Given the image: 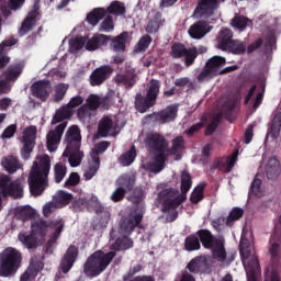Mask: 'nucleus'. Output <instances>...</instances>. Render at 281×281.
Wrapping results in <instances>:
<instances>
[{
	"mask_svg": "<svg viewBox=\"0 0 281 281\" xmlns=\"http://www.w3.org/2000/svg\"><path fill=\"white\" fill-rule=\"evenodd\" d=\"M36 126L31 125L26 127L23 131V136H22V143L23 147L21 149V155L22 158L27 161L30 159V155H32V151L34 150V147L36 146Z\"/></svg>",
	"mask_w": 281,
	"mask_h": 281,
	"instance_id": "f8f14e48",
	"label": "nucleus"
},
{
	"mask_svg": "<svg viewBox=\"0 0 281 281\" xmlns=\"http://www.w3.org/2000/svg\"><path fill=\"white\" fill-rule=\"evenodd\" d=\"M54 173L55 183H60L67 175V167L63 162H57L54 168Z\"/></svg>",
	"mask_w": 281,
	"mask_h": 281,
	"instance_id": "680f3d73",
	"label": "nucleus"
},
{
	"mask_svg": "<svg viewBox=\"0 0 281 281\" xmlns=\"http://www.w3.org/2000/svg\"><path fill=\"white\" fill-rule=\"evenodd\" d=\"M110 37L104 34H94L90 40L86 42V49L88 52H95V49L106 45Z\"/></svg>",
	"mask_w": 281,
	"mask_h": 281,
	"instance_id": "cd10ccee",
	"label": "nucleus"
},
{
	"mask_svg": "<svg viewBox=\"0 0 281 281\" xmlns=\"http://www.w3.org/2000/svg\"><path fill=\"white\" fill-rule=\"evenodd\" d=\"M0 212L3 210L2 196H12L13 199H22L23 196V184L20 179L12 181L10 176L0 175Z\"/></svg>",
	"mask_w": 281,
	"mask_h": 281,
	"instance_id": "6e6552de",
	"label": "nucleus"
},
{
	"mask_svg": "<svg viewBox=\"0 0 281 281\" xmlns=\"http://www.w3.org/2000/svg\"><path fill=\"white\" fill-rule=\"evenodd\" d=\"M91 159L88 169L83 173L86 181H91L98 175V170H100V157L91 156Z\"/></svg>",
	"mask_w": 281,
	"mask_h": 281,
	"instance_id": "a19ab883",
	"label": "nucleus"
},
{
	"mask_svg": "<svg viewBox=\"0 0 281 281\" xmlns=\"http://www.w3.org/2000/svg\"><path fill=\"white\" fill-rule=\"evenodd\" d=\"M175 281H196V278H194L192 272H189L184 269L179 274H177Z\"/></svg>",
	"mask_w": 281,
	"mask_h": 281,
	"instance_id": "774afa93",
	"label": "nucleus"
},
{
	"mask_svg": "<svg viewBox=\"0 0 281 281\" xmlns=\"http://www.w3.org/2000/svg\"><path fill=\"white\" fill-rule=\"evenodd\" d=\"M144 209H136L127 217L121 220L120 234H123V237L116 238L115 243L112 244L111 249H114V251H126V249L133 247V239L128 238V236L135 232V227L142 225V221H144Z\"/></svg>",
	"mask_w": 281,
	"mask_h": 281,
	"instance_id": "20e7f679",
	"label": "nucleus"
},
{
	"mask_svg": "<svg viewBox=\"0 0 281 281\" xmlns=\"http://www.w3.org/2000/svg\"><path fill=\"white\" fill-rule=\"evenodd\" d=\"M100 104H102V102L100 101V98L98 97V94H91L87 99L86 105L90 111H98V109H100Z\"/></svg>",
	"mask_w": 281,
	"mask_h": 281,
	"instance_id": "0e129e2a",
	"label": "nucleus"
},
{
	"mask_svg": "<svg viewBox=\"0 0 281 281\" xmlns=\"http://www.w3.org/2000/svg\"><path fill=\"white\" fill-rule=\"evenodd\" d=\"M226 59L225 57L214 56L209 59L205 66L216 76H221V67L225 65Z\"/></svg>",
	"mask_w": 281,
	"mask_h": 281,
	"instance_id": "4c0bfd02",
	"label": "nucleus"
},
{
	"mask_svg": "<svg viewBox=\"0 0 281 281\" xmlns=\"http://www.w3.org/2000/svg\"><path fill=\"white\" fill-rule=\"evenodd\" d=\"M135 157H137V150L135 149V146L133 145L130 150H127L125 154H123L120 157V164L122 166H131L133 161H135Z\"/></svg>",
	"mask_w": 281,
	"mask_h": 281,
	"instance_id": "5fc2aeb1",
	"label": "nucleus"
},
{
	"mask_svg": "<svg viewBox=\"0 0 281 281\" xmlns=\"http://www.w3.org/2000/svg\"><path fill=\"white\" fill-rule=\"evenodd\" d=\"M232 27L235 30H239L240 32H245L247 27L254 25V21L244 15H235L231 22Z\"/></svg>",
	"mask_w": 281,
	"mask_h": 281,
	"instance_id": "58836bf2",
	"label": "nucleus"
},
{
	"mask_svg": "<svg viewBox=\"0 0 281 281\" xmlns=\"http://www.w3.org/2000/svg\"><path fill=\"white\" fill-rule=\"evenodd\" d=\"M64 144H66V148L71 150V148H80L82 144V135L80 134V127L78 125H71L64 138Z\"/></svg>",
	"mask_w": 281,
	"mask_h": 281,
	"instance_id": "6ab92c4d",
	"label": "nucleus"
},
{
	"mask_svg": "<svg viewBox=\"0 0 281 281\" xmlns=\"http://www.w3.org/2000/svg\"><path fill=\"white\" fill-rule=\"evenodd\" d=\"M2 166L5 170H8L11 175L16 172L21 165L19 164V159L14 156H8L2 160Z\"/></svg>",
	"mask_w": 281,
	"mask_h": 281,
	"instance_id": "8fccbe9b",
	"label": "nucleus"
},
{
	"mask_svg": "<svg viewBox=\"0 0 281 281\" xmlns=\"http://www.w3.org/2000/svg\"><path fill=\"white\" fill-rule=\"evenodd\" d=\"M166 161H168V156H154V161L147 162L146 165H144V168H146L148 172H154L155 175H157L166 168Z\"/></svg>",
	"mask_w": 281,
	"mask_h": 281,
	"instance_id": "7c9ffc66",
	"label": "nucleus"
},
{
	"mask_svg": "<svg viewBox=\"0 0 281 281\" xmlns=\"http://www.w3.org/2000/svg\"><path fill=\"white\" fill-rule=\"evenodd\" d=\"M74 201V195L71 193H67L65 191H59L55 198V202L61 207L69 205Z\"/></svg>",
	"mask_w": 281,
	"mask_h": 281,
	"instance_id": "4d7b16f0",
	"label": "nucleus"
},
{
	"mask_svg": "<svg viewBox=\"0 0 281 281\" xmlns=\"http://www.w3.org/2000/svg\"><path fill=\"white\" fill-rule=\"evenodd\" d=\"M233 41L234 32L232 31V29H222L216 37V47L217 49H221V52H225L227 50V48H229V45Z\"/></svg>",
	"mask_w": 281,
	"mask_h": 281,
	"instance_id": "b1692460",
	"label": "nucleus"
},
{
	"mask_svg": "<svg viewBox=\"0 0 281 281\" xmlns=\"http://www.w3.org/2000/svg\"><path fill=\"white\" fill-rule=\"evenodd\" d=\"M192 188V176L188 170L181 172V184L179 189L169 188L164 189L158 193V199L164 207V212H169L170 210H177L181 203L188 201V192Z\"/></svg>",
	"mask_w": 281,
	"mask_h": 281,
	"instance_id": "f03ea898",
	"label": "nucleus"
},
{
	"mask_svg": "<svg viewBox=\"0 0 281 281\" xmlns=\"http://www.w3.org/2000/svg\"><path fill=\"white\" fill-rule=\"evenodd\" d=\"M186 150V139L183 136H177L171 140V147H167L166 155L170 157L172 155H181V151Z\"/></svg>",
	"mask_w": 281,
	"mask_h": 281,
	"instance_id": "f704fd0d",
	"label": "nucleus"
},
{
	"mask_svg": "<svg viewBox=\"0 0 281 281\" xmlns=\"http://www.w3.org/2000/svg\"><path fill=\"white\" fill-rule=\"evenodd\" d=\"M213 29L214 26L210 25L207 21L200 20L189 27L188 34L191 38H194V41H201V38L207 36Z\"/></svg>",
	"mask_w": 281,
	"mask_h": 281,
	"instance_id": "a211bd4d",
	"label": "nucleus"
},
{
	"mask_svg": "<svg viewBox=\"0 0 281 281\" xmlns=\"http://www.w3.org/2000/svg\"><path fill=\"white\" fill-rule=\"evenodd\" d=\"M199 57V48L196 46H192L187 48L184 55L182 58H184V65L186 67H192L194 65V61Z\"/></svg>",
	"mask_w": 281,
	"mask_h": 281,
	"instance_id": "09e8293b",
	"label": "nucleus"
},
{
	"mask_svg": "<svg viewBox=\"0 0 281 281\" xmlns=\"http://www.w3.org/2000/svg\"><path fill=\"white\" fill-rule=\"evenodd\" d=\"M164 18L161 12L155 11L153 18L148 21L145 31L147 34H157L159 29L164 26Z\"/></svg>",
	"mask_w": 281,
	"mask_h": 281,
	"instance_id": "c85d7f7f",
	"label": "nucleus"
},
{
	"mask_svg": "<svg viewBox=\"0 0 281 281\" xmlns=\"http://www.w3.org/2000/svg\"><path fill=\"white\" fill-rule=\"evenodd\" d=\"M177 115H179V105L170 104L158 112L148 114L146 117L149 122H156L157 124H170V122L177 120Z\"/></svg>",
	"mask_w": 281,
	"mask_h": 281,
	"instance_id": "9b49d317",
	"label": "nucleus"
},
{
	"mask_svg": "<svg viewBox=\"0 0 281 281\" xmlns=\"http://www.w3.org/2000/svg\"><path fill=\"white\" fill-rule=\"evenodd\" d=\"M31 93L33 98L41 100V102H47V98H49L52 93V81H49V79L35 81L31 86Z\"/></svg>",
	"mask_w": 281,
	"mask_h": 281,
	"instance_id": "2eb2a0df",
	"label": "nucleus"
},
{
	"mask_svg": "<svg viewBox=\"0 0 281 281\" xmlns=\"http://www.w3.org/2000/svg\"><path fill=\"white\" fill-rule=\"evenodd\" d=\"M64 157H68V161L71 168H78L80 164H82V159L85 158V153L80 150V148H66L64 151Z\"/></svg>",
	"mask_w": 281,
	"mask_h": 281,
	"instance_id": "bb28decb",
	"label": "nucleus"
},
{
	"mask_svg": "<svg viewBox=\"0 0 281 281\" xmlns=\"http://www.w3.org/2000/svg\"><path fill=\"white\" fill-rule=\"evenodd\" d=\"M65 128H67V121L60 123L55 127V130H52L47 133L46 146L49 153H55V150H57L58 144H60V140L63 139V133H65Z\"/></svg>",
	"mask_w": 281,
	"mask_h": 281,
	"instance_id": "dca6fc26",
	"label": "nucleus"
},
{
	"mask_svg": "<svg viewBox=\"0 0 281 281\" xmlns=\"http://www.w3.org/2000/svg\"><path fill=\"white\" fill-rule=\"evenodd\" d=\"M19 40L14 36L8 37L0 44V70L5 69L8 65H10V57L8 56V52H10V47L16 45Z\"/></svg>",
	"mask_w": 281,
	"mask_h": 281,
	"instance_id": "4be33fe9",
	"label": "nucleus"
},
{
	"mask_svg": "<svg viewBox=\"0 0 281 281\" xmlns=\"http://www.w3.org/2000/svg\"><path fill=\"white\" fill-rule=\"evenodd\" d=\"M212 78H216V75L207 66H205V68L198 76V82H207L212 80Z\"/></svg>",
	"mask_w": 281,
	"mask_h": 281,
	"instance_id": "69168bd1",
	"label": "nucleus"
},
{
	"mask_svg": "<svg viewBox=\"0 0 281 281\" xmlns=\"http://www.w3.org/2000/svg\"><path fill=\"white\" fill-rule=\"evenodd\" d=\"M126 41H128V32H123L111 40L110 47L113 52H124L126 49Z\"/></svg>",
	"mask_w": 281,
	"mask_h": 281,
	"instance_id": "c9c22d12",
	"label": "nucleus"
},
{
	"mask_svg": "<svg viewBox=\"0 0 281 281\" xmlns=\"http://www.w3.org/2000/svg\"><path fill=\"white\" fill-rule=\"evenodd\" d=\"M212 258L217 262H225L227 260V251L225 250V240L221 238L217 240L212 248Z\"/></svg>",
	"mask_w": 281,
	"mask_h": 281,
	"instance_id": "c756f323",
	"label": "nucleus"
},
{
	"mask_svg": "<svg viewBox=\"0 0 281 281\" xmlns=\"http://www.w3.org/2000/svg\"><path fill=\"white\" fill-rule=\"evenodd\" d=\"M23 262V254L16 248L8 247L0 254V276L1 278H10L21 269Z\"/></svg>",
	"mask_w": 281,
	"mask_h": 281,
	"instance_id": "423d86ee",
	"label": "nucleus"
},
{
	"mask_svg": "<svg viewBox=\"0 0 281 281\" xmlns=\"http://www.w3.org/2000/svg\"><path fill=\"white\" fill-rule=\"evenodd\" d=\"M281 131V112H277L270 123L269 135L272 139H278L280 137Z\"/></svg>",
	"mask_w": 281,
	"mask_h": 281,
	"instance_id": "37998d69",
	"label": "nucleus"
},
{
	"mask_svg": "<svg viewBox=\"0 0 281 281\" xmlns=\"http://www.w3.org/2000/svg\"><path fill=\"white\" fill-rule=\"evenodd\" d=\"M130 201L134 203V205H139L144 201V189L135 188L133 194L130 198Z\"/></svg>",
	"mask_w": 281,
	"mask_h": 281,
	"instance_id": "338daca9",
	"label": "nucleus"
},
{
	"mask_svg": "<svg viewBox=\"0 0 281 281\" xmlns=\"http://www.w3.org/2000/svg\"><path fill=\"white\" fill-rule=\"evenodd\" d=\"M76 260H78V247L71 245L68 247L59 265L63 273H69V271H71V269L74 268Z\"/></svg>",
	"mask_w": 281,
	"mask_h": 281,
	"instance_id": "412c9836",
	"label": "nucleus"
},
{
	"mask_svg": "<svg viewBox=\"0 0 281 281\" xmlns=\"http://www.w3.org/2000/svg\"><path fill=\"white\" fill-rule=\"evenodd\" d=\"M74 115V111L67 105H63L60 109H58L53 116L52 124H61L65 122V120H71V116Z\"/></svg>",
	"mask_w": 281,
	"mask_h": 281,
	"instance_id": "72a5a7b5",
	"label": "nucleus"
},
{
	"mask_svg": "<svg viewBox=\"0 0 281 281\" xmlns=\"http://www.w3.org/2000/svg\"><path fill=\"white\" fill-rule=\"evenodd\" d=\"M44 258L45 257L43 255H35L31 258L29 268H31L34 273H40V271H43V268L45 267V263L43 262Z\"/></svg>",
	"mask_w": 281,
	"mask_h": 281,
	"instance_id": "603ef678",
	"label": "nucleus"
},
{
	"mask_svg": "<svg viewBox=\"0 0 281 281\" xmlns=\"http://www.w3.org/2000/svg\"><path fill=\"white\" fill-rule=\"evenodd\" d=\"M87 211L88 212H95V214H104V206L98 198L92 196L90 199H87Z\"/></svg>",
	"mask_w": 281,
	"mask_h": 281,
	"instance_id": "3c124183",
	"label": "nucleus"
},
{
	"mask_svg": "<svg viewBox=\"0 0 281 281\" xmlns=\"http://www.w3.org/2000/svg\"><path fill=\"white\" fill-rule=\"evenodd\" d=\"M18 218L20 221H30V218H34V209L31 206H21L18 209Z\"/></svg>",
	"mask_w": 281,
	"mask_h": 281,
	"instance_id": "052dcab7",
	"label": "nucleus"
},
{
	"mask_svg": "<svg viewBox=\"0 0 281 281\" xmlns=\"http://www.w3.org/2000/svg\"><path fill=\"white\" fill-rule=\"evenodd\" d=\"M238 159V151L233 153L228 157H222L215 160L212 165L213 170H221V172L229 173L234 170V166H236V161Z\"/></svg>",
	"mask_w": 281,
	"mask_h": 281,
	"instance_id": "aec40b11",
	"label": "nucleus"
},
{
	"mask_svg": "<svg viewBox=\"0 0 281 281\" xmlns=\"http://www.w3.org/2000/svg\"><path fill=\"white\" fill-rule=\"evenodd\" d=\"M49 170H52V159L48 155L42 156L38 162L33 164L29 176V188L32 196H41L47 190Z\"/></svg>",
	"mask_w": 281,
	"mask_h": 281,
	"instance_id": "7ed1b4c3",
	"label": "nucleus"
},
{
	"mask_svg": "<svg viewBox=\"0 0 281 281\" xmlns=\"http://www.w3.org/2000/svg\"><path fill=\"white\" fill-rule=\"evenodd\" d=\"M236 104H238V97L233 95L228 98L222 105V111L218 113L211 123L206 126L205 135H214L216 133V130L218 128V124H221V117H224L228 121H232V113H234V110L236 109Z\"/></svg>",
	"mask_w": 281,
	"mask_h": 281,
	"instance_id": "1a4fd4ad",
	"label": "nucleus"
},
{
	"mask_svg": "<svg viewBox=\"0 0 281 281\" xmlns=\"http://www.w3.org/2000/svg\"><path fill=\"white\" fill-rule=\"evenodd\" d=\"M245 214V211L240 207H233V210L229 212L227 216V227H232L236 221H240Z\"/></svg>",
	"mask_w": 281,
	"mask_h": 281,
	"instance_id": "864d4df0",
	"label": "nucleus"
},
{
	"mask_svg": "<svg viewBox=\"0 0 281 281\" xmlns=\"http://www.w3.org/2000/svg\"><path fill=\"white\" fill-rule=\"evenodd\" d=\"M225 52L235 54L236 56H243V54L247 52V45H245V42L240 40H233Z\"/></svg>",
	"mask_w": 281,
	"mask_h": 281,
	"instance_id": "a18cd8bd",
	"label": "nucleus"
},
{
	"mask_svg": "<svg viewBox=\"0 0 281 281\" xmlns=\"http://www.w3.org/2000/svg\"><path fill=\"white\" fill-rule=\"evenodd\" d=\"M111 76H113V67L111 65H102L91 72L89 83L91 87H102Z\"/></svg>",
	"mask_w": 281,
	"mask_h": 281,
	"instance_id": "4468645a",
	"label": "nucleus"
},
{
	"mask_svg": "<svg viewBox=\"0 0 281 281\" xmlns=\"http://www.w3.org/2000/svg\"><path fill=\"white\" fill-rule=\"evenodd\" d=\"M150 43H153V37L148 34L143 35L136 45V49L138 52H146L150 47Z\"/></svg>",
	"mask_w": 281,
	"mask_h": 281,
	"instance_id": "e2e57ef3",
	"label": "nucleus"
},
{
	"mask_svg": "<svg viewBox=\"0 0 281 281\" xmlns=\"http://www.w3.org/2000/svg\"><path fill=\"white\" fill-rule=\"evenodd\" d=\"M137 75H135V69L128 68L125 71L119 72L114 77V82L119 85L120 87H125V89H133L135 87V78Z\"/></svg>",
	"mask_w": 281,
	"mask_h": 281,
	"instance_id": "5701e85b",
	"label": "nucleus"
},
{
	"mask_svg": "<svg viewBox=\"0 0 281 281\" xmlns=\"http://www.w3.org/2000/svg\"><path fill=\"white\" fill-rule=\"evenodd\" d=\"M104 16H106V10L102 8H98V9H93L90 13H88L86 20L90 25L95 27V25H98L100 21L104 19Z\"/></svg>",
	"mask_w": 281,
	"mask_h": 281,
	"instance_id": "79ce46f5",
	"label": "nucleus"
},
{
	"mask_svg": "<svg viewBox=\"0 0 281 281\" xmlns=\"http://www.w3.org/2000/svg\"><path fill=\"white\" fill-rule=\"evenodd\" d=\"M161 89V81L151 79L147 86L146 95L137 93L135 97V109L139 113H146L148 109H153L157 104V98H159V91Z\"/></svg>",
	"mask_w": 281,
	"mask_h": 281,
	"instance_id": "0eeeda50",
	"label": "nucleus"
},
{
	"mask_svg": "<svg viewBox=\"0 0 281 281\" xmlns=\"http://www.w3.org/2000/svg\"><path fill=\"white\" fill-rule=\"evenodd\" d=\"M55 229L53 233V238L58 240L60 234H63V229H65V221L60 220H52L49 222H45V220H36L31 225V233H20L19 240L26 247V249H36L38 244L42 240H45V236L47 234V229Z\"/></svg>",
	"mask_w": 281,
	"mask_h": 281,
	"instance_id": "f257e3e1",
	"label": "nucleus"
},
{
	"mask_svg": "<svg viewBox=\"0 0 281 281\" xmlns=\"http://www.w3.org/2000/svg\"><path fill=\"white\" fill-rule=\"evenodd\" d=\"M145 146L150 155L168 157V155H166L168 150V139L157 132H151L146 135Z\"/></svg>",
	"mask_w": 281,
	"mask_h": 281,
	"instance_id": "9d476101",
	"label": "nucleus"
},
{
	"mask_svg": "<svg viewBox=\"0 0 281 281\" xmlns=\"http://www.w3.org/2000/svg\"><path fill=\"white\" fill-rule=\"evenodd\" d=\"M187 49L188 47L186 46V44L181 42H175L171 45L169 55L171 56V58H175L176 60H178L179 58H183Z\"/></svg>",
	"mask_w": 281,
	"mask_h": 281,
	"instance_id": "de8ad7c7",
	"label": "nucleus"
},
{
	"mask_svg": "<svg viewBox=\"0 0 281 281\" xmlns=\"http://www.w3.org/2000/svg\"><path fill=\"white\" fill-rule=\"evenodd\" d=\"M21 74H23V66L21 64H11L2 72V76L10 82H16L21 77Z\"/></svg>",
	"mask_w": 281,
	"mask_h": 281,
	"instance_id": "2f4dec72",
	"label": "nucleus"
},
{
	"mask_svg": "<svg viewBox=\"0 0 281 281\" xmlns=\"http://www.w3.org/2000/svg\"><path fill=\"white\" fill-rule=\"evenodd\" d=\"M109 14H116L117 16H122L126 14V7H124V3L120 1H114L111 3V5L108 7Z\"/></svg>",
	"mask_w": 281,
	"mask_h": 281,
	"instance_id": "13d9d810",
	"label": "nucleus"
},
{
	"mask_svg": "<svg viewBox=\"0 0 281 281\" xmlns=\"http://www.w3.org/2000/svg\"><path fill=\"white\" fill-rule=\"evenodd\" d=\"M196 236L204 249H212L214 244L221 240V238L214 236V234H212L207 228L199 229L196 232Z\"/></svg>",
	"mask_w": 281,
	"mask_h": 281,
	"instance_id": "393cba45",
	"label": "nucleus"
},
{
	"mask_svg": "<svg viewBox=\"0 0 281 281\" xmlns=\"http://www.w3.org/2000/svg\"><path fill=\"white\" fill-rule=\"evenodd\" d=\"M41 0H35L33 4V10L27 13L26 18L23 20L22 25L19 30L20 36H25L27 32H32L34 27L36 26V22L38 21V18L41 16Z\"/></svg>",
	"mask_w": 281,
	"mask_h": 281,
	"instance_id": "ddd939ff",
	"label": "nucleus"
},
{
	"mask_svg": "<svg viewBox=\"0 0 281 281\" xmlns=\"http://www.w3.org/2000/svg\"><path fill=\"white\" fill-rule=\"evenodd\" d=\"M207 267V260L202 256H198L189 261L184 270L189 273L196 276V273H203Z\"/></svg>",
	"mask_w": 281,
	"mask_h": 281,
	"instance_id": "a878e982",
	"label": "nucleus"
},
{
	"mask_svg": "<svg viewBox=\"0 0 281 281\" xmlns=\"http://www.w3.org/2000/svg\"><path fill=\"white\" fill-rule=\"evenodd\" d=\"M115 131V126L113 125V120L109 116H103L99 122L98 133L101 137H109L111 133Z\"/></svg>",
	"mask_w": 281,
	"mask_h": 281,
	"instance_id": "473e14b6",
	"label": "nucleus"
},
{
	"mask_svg": "<svg viewBox=\"0 0 281 281\" xmlns=\"http://www.w3.org/2000/svg\"><path fill=\"white\" fill-rule=\"evenodd\" d=\"M117 256L115 250H111L109 252H104L102 250H98L93 252L90 257H88L87 261L83 265V272L88 278H98L100 273L106 271V267L113 262V259Z\"/></svg>",
	"mask_w": 281,
	"mask_h": 281,
	"instance_id": "39448f33",
	"label": "nucleus"
},
{
	"mask_svg": "<svg viewBox=\"0 0 281 281\" xmlns=\"http://www.w3.org/2000/svg\"><path fill=\"white\" fill-rule=\"evenodd\" d=\"M280 160L278 158L272 157L268 160L266 175L269 179H276L280 175Z\"/></svg>",
	"mask_w": 281,
	"mask_h": 281,
	"instance_id": "c03bdc74",
	"label": "nucleus"
},
{
	"mask_svg": "<svg viewBox=\"0 0 281 281\" xmlns=\"http://www.w3.org/2000/svg\"><path fill=\"white\" fill-rule=\"evenodd\" d=\"M184 249L187 251H199V249H201V241L199 240V235H196V233L186 237Z\"/></svg>",
	"mask_w": 281,
	"mask_h": 281,
	"instance_id": "49530a36",
	"label": "nucleus"
},
{
	"mask_svg": "<svg viewBox=\"0 0 281 281\" xmlns=\"http://www.w3.org/2000/svg\"><path fill=\"white\" fill-rule=\"evenodd\" d=\"M239 254L241 256L243 263L245 265V260H249V258L251 257L249 240L241 239L239 245Z\"/></svg>",
	"mask_w": 281,
	"mask_h": 281,
	"instance_id": "bf43d9fd",
	"label": "nucleus"
},
{
	"mask_svg": "<svg viewBox=\"0 0 281 281\" xmlns=\"http://www.w3.org/2000/svg\"><path fill=\"white\" fill-rule=\"evenodd\" d=\"M116 188L123 189L125 192H131L135 188V178L131 175H122L115 182Z\"/></svg>",
	"mask_w": 281,
	"mask_h": 281,
	"instance_id": "e433bc0d",
	"label": "nucleus"
},
{
	"mask_svg": "<svg viewBox=\"0 0 281 281\" xmlns=\"http://www.w3.org/2000/svg\"><path fill=\"white\" fill-rule=\"evenodd\" d=\"M215 10H218V0H199L194 15L200 19H210L214 16Z\"/></svg>",
	"mask_w": 281,
	"mask_h": 281,
	"instance_id": "f3484780",
	"label": "nucleus"
},
{
	"mask_svg": "<svg viewBox=\"0 0 281 281\" xmlns=\"http://www.w3.org/2000/svg\"><path fill=\"white\" fill-rule=\"evenodd\" d=\"M205 188H207V182H201L193 189L190 195V201L193 205L201 203L205 199Z\"/></svg>",
	"mask_w": 281,
	"mask_h": 281,
	"instance_id": "ea45409f",
	"label": "nucleus"
},
{
	"mask_svg": "<svg viewBox=\"0 0 281 281\" xmlns=\"http://www.w3.org/2000/svg\"><path fill=\"white\" fill-rule=\"evenodd\" d=\"M67 91H69V86L66 83L55 86L54 102H63L65 95H67Z\"/></svg>",
	"mask_w": 281,
	"mask_h": 281,
	"instance_id": "6e6d98bb",
	"label": "nucleus"
}]
</instances>
